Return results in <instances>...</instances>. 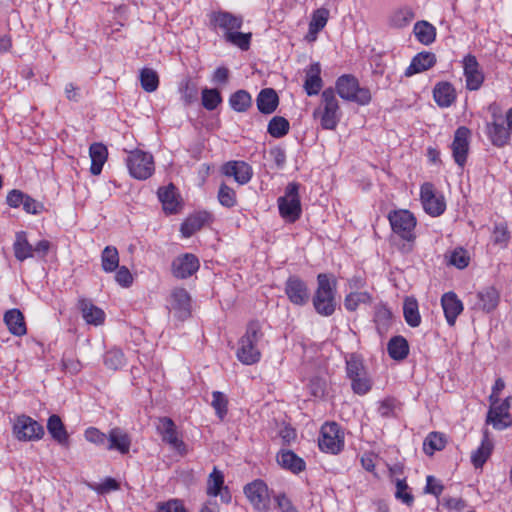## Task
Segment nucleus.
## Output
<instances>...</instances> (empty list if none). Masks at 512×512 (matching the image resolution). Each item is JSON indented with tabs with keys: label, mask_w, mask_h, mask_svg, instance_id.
<instances>
[{
	"label": "nucleus",
	"mask_w": 512,
	"mask_h": 512,
	"mask_svg": "<svg viewBox=\"0 0 512 512\" xmlns=\"http://www.w3.org/2000/svg\"><path fill=\"white\" fill-rule=\"evenodd\" d=\"M263 335L262 325L258 320H252L247 324L246 332L238 342L237 358L241 363L252 365L260 360L258 343Z\"/></svg>",
	"instance_id": "nucleus-1"
},
{
	"label": "nucleus",
	"mask_w": 512,
	"mask_h": 512,
	"mask_svg": "<svg viewBox=\"0 0 512 512\" xmlns=\"http://www.w3.org/2000/svg\"><path fill=\"white\" fill-rule=\"evenodd\" d=\"M317 284L313 306L318 314L331 316L336 309V280L331 275L320 273L317 276Z\"/></svg>",
	"instance_id": "nucleus-2"
},
{
	"label": "nucleus",
	"mask_w": 512,
	"mask_h": 512,
	"mask_svg": "<svg viewBox=\"0 0 512 512\" xmlns=\"http://www.w3.org/2000/svg\"><path fill=\"white\" fill-rule=\"evenodd\" d=\"M324 130H335L341 120L342 112L333 88H326L321 94V103L313 112Z\"/></svg>",
	"instance_id": "nucleus-3"
},
{
	"label": "nucleus",
	"mask_w": 512,
	"mask_h": 512,
	"mask_svg": "<svg viewBox=\"0 0 512 512\" xmlns=\"http://www.w3.org/2000/svg\"><path fill=\"white\" fill-rule=\"evenodd\" d=\"M337 94L344 100L365 106L371 102L372 96L368 88L360 87L358 79L351 74L338 77L335 83Z\"/></svg>",
	"instance_id": "nucleus-4"
},
{
	"label": "nucleus",
	"mask_w": 512,
	"mask_h": 512,
	"mask_svg": "<svg viewBox=\"0 0 512 512\" xmlns=\"http://www.w3.org/2000/svg\"><path fill=\"white\" fill-rule=\"evenodd\" d=\"M300 185L291 182L286 186L284 196L278 198L280 215L288 222H295L301 216V202L299 196Z\"/></svg>",
	"instance_id": "nucleus-5"
},
{
	"label": "nucleus",
	"mask_w": 512,
	"mask_h": 512,
	"mask_svg": "<svg viewBox=\"0 0 512 512\" xmlns=\"http://www.w3.org/2000/svg\"><path fill=\"white\" fill-rule=\"evenodd\" d=\"M130 175L138 180H146L154 172V160L150 153L142 150L131 151L126 159Z\"/></svg>",
	"instance_id": "nucleus-6"
},
{
	"label": "nucleus",
	"mask_w": 512,
	"mask_h": 512,
	"mask_svg": "<svg viewBox=\"0 0 512 512\" xmlns=\"http://www.w3.org/2000/svg\"><path fill=\"white\" fill-rule=\"evenodd\" d=\"M388 220L392 231L403 240L410 242L415 239L416 218L410 211L404 209L390 211Z\"/></svg>",
	"instance_id": "nucleus-7"
},
{
	"label": "nucleus",
	"mask_w": 512,
	"mask_h": 512,
	"mask_svg": "<svg viewBox=\"0 0 512 512\" xmlns=\"http://www.w3.org/2000/svg\"><path fill=\"white\" fill-rule=\"evenodd\" d=\"M244 493L254 509L259 512L270 510V495L267 485L262 480H254L244 487Z\"/></svg>",
	"instance_id": "nucleus-8"
},
{
	"label": "nucleus",
	"mask_w": 512,
	"mask_h": 512,
	"mask_svg": "<svg viewBox=\"0 0 512 512\" xmlns=\"http://www.w3.org/2000/svg\"><path fill=\"white\" fill-rule=\"evenodd\" d=\"M14 434L19 440L35 441L44 436V427L30 416L21 415L17 417L14 427Z\"/></svg>",
	"instance_id": "nucleus-9"
},
{
	"label": "nucleus",
	"mask_w": 512,
	"mask_h": 512,
	"mask_svg": "<svg viewBox=\"0 0 512 512\" xmlns=\"http://www.w3.org/2000/svg\"><path fill=\"white\" fill-rule=\"evenodd\" d=\"M505 121L506 127L499 121H491L486 124L488 138L496 147H504L510 141L512 135V107L506 112Z\"/></svg>",
	"instance_id": "nucleus-10"
},
{
	"label": "nucleus",
	"mask_w": 512,
	"mask_h": 512,
	"mask_svg": "<svg viewBox=\"0 0 512 512\" xmlns=\"http://www.w3.org/2000/svg\"><path fill=\"white\" fill-rule=\"evenodd\" d=\"M512 397H506L501 403H491L487 414V423L497 430H503L512 424V416L509 413Z\"/></svg>",
	"instance_id": "nucleus-11"
},
{
	"label": "nucleus",
	"mask_w": 512,
	"mask_h": 512,
	"mask_svg": "<svg viewBox=\"0 0 512 512\" xmlns=\"http://www.w3.org/2000/svg\"><path fill=\"white\" fill-rule=\"evenodd\" d=\"M199 268V259L192 253L180 254L171 263V273L177 279H187L194 275Z\"/></svg>",
	"instance_id": "nucleus-12"
},
{
	"label": "nucleus",
	"mask_w": 512,
	"mask_h": 512,
	"mask_svg": "<svg viewBox=\"0 0 512 512\" xmlns=\"http://www.w3.org/2000/svg\"><path fill=\"white\" fill-rule=\"evenodd\" d=\"M344 445V432L336 422L322 425L318 438V448H341Z\"/></svg>",
	"instance_id": "nucleus-13"
},
{
	"label": "nucleus",
	"mask_w": 512,
	"mask_h": 512,
	"mask_svg": "<svg viewBox=\"0 0 512 512\" xmlns=\"http://www.w3.org/2000/svg\"><path fill=\"white\" fill-rule=\"evenodd\" d=\"M420 196L423 208L429 215L436 217L444 213L446 208L444 198L434 193L432 184H423Z\"/></svg>",
	"instance_id": "nucleus-14"
},
{
	"label": "nucleus",
	"mask_w": 512,
	"mask_h": 512,
	"mask_svg": "<svg viewBox=\"0 0 512 512\" xmlns=\"http://www.w3.org/2000/svg\"><path fill=\"white\" fill-rule=\"evenodd\" d=\"M285 293L291 303L298 306L307 304L310 298L306 283L298 276H290L285 283Z\"/></svg>",
	"instance_id": "nucleus-15"
},
{
	"label": "nucleus",
	"mask_w": 512,
	"mask_h": 512,
	"mask_svg": "<svg viewBox=\"0 0 512 512\" xmlns=\"http://www.w3.org/2000/svg\"><path fill=\"white\" fill-rule=\"evenodd\" d=\"M464 76L466 80V88L470 91L478 90L484 81V74L480 69V65L476 57L468 54L463 59Z\"/></svg>",
	"instance_id": "nucleus-16"
},
{
	"label": "nucleus",
	"mask_w": 512,
	"mask_h": 512,
	"mask_svg": "<svg viewBox=\"0 0 512 512\" xmlns=\"http://www.w3.org/2000/svg\"><path fill=\"white\" fill-rule=\"evenodd\" d=\"M469 135L470 130L465 126H460L454 133L451 149L454 161L460 167H464L467 160V154L469 150Z\"/></svg>",
	"instance_id": "nucleus-17"
},
{
	"label": "nucleus",
	"mask_w": 512,
	"mask_h": 512,
	"mask_svg": "<svg viewBox=\"0 0 512 512\" xmlns=\"http://www.w3.org/2000/svg\"><path fill=\"white\" fill-rule=\"evenodd\" d=\"M222 173L225 176L233 177L238 184L244 185L251 180L253 170L244 161H229L222 166Z\"/></svg>",
	"instance_id": "nucleus-18"
},
{
	"label": "nucleus",
	"mask_w": 512,
	"mask_h": 512,
	"mask_svg": "<svg viewBox=\"0 0 512 512\" xmlns=\"http://www.w3.org/2000/svg\"><path fill=\"white\" fill-rule=\"evenodd\" d=\"M171 307L174 315L185 320L191 314V297L186 289L175 288L171 293Z\"/></svg>",
	"instance_id": "nucleus-19"
},
{
	"label": "nucleus",
	"mask_w": 512,
	"mask_h": 512,
	"mask_svg": "<svg viewBox=\"0 0 512 512\" xmlns=\"http://www.w3.org/2000/svg\"><path fill=\"white\" fill-rule=\"evenodd\" d=\"M206 493L208 496L212 497L220 496L224 503L231 501L229 490L224 486V475L217 467L213 468V471L208 477Z\"/></svg>",
	"instance_id": "nucleus-20"
},
{
	"label": "nucleus",
	"mask_w": 512,
	"mask_h": 512,
	"mask_svg": "<svg viewBox=\"0 0 512 512\" xmlns=\"http://www.w3.org/2000/svg\"><path fill=\"white\" fill-rule=\"evenodd\" d=\"M441 306L449 326H454L457 317L463 311V303L456 293L447 292L441 297Z\"/></svg>",
	"instance_id": "nucleus-21"
},
{
	"label": "nucleus",
	"mask_w": 512,
	"mask_h": 512,
	"mask_svg": "<svg viewBox=\"0 0 512 512\" xmlns=\"http://www.w3.org/2000/svg\"><path fill=\"white\" fill-rule=\"evenodd\" d=\"M304 90L308 96L318 95L323 87L321 66L319 62L312 63L305 69Z\"/></svg>",
	"instance_id": "nucleus-22"
},
{
	"label": "nucleus",
	"mask_w": 512,
	"mask_h": 512,
	"mask_svg": "<svg viewBox=\"0 0 512 512\" xmlns=\"http://www.w3.org/2000/svg\"><path fill=\"white\" fill-rule=\"evenodd\" d=\"M499 300L500 295L496 288L493 286L485 287L476 294L474 309L489 313L498 306Z\"/></svg>",
	"instance_id": "nucleus-23"
},
{
	"label": "nucleus",
	"mask_w": 512,
	"mask_h": 512,
	"mask_svg": "<svg viewBox=\"0 0 512 512\" xmlns=\"http://www.w3.org/2000/svg\"><path fill=\"white\" fill-rule=\"evenodd\" d=\"M436 64V56L432 52H420L415 55L410 65L406 68L405 77H411L414 74L428 70Z\"/></svg>",
	"instance_id": "nucleus-24"
},
{
	"label": "nucleus",
	"mask_w": 512,
	"mask_h": 512,
	"mask_svg": "<svg viewBox=\"0 0 512 512\" xmlns=\"http://www.w3.org/2000/svg\"><path fill=\"white\" fill-rule=\"evenodd\" d=\"M211 220V214L206 211H200L190 215L181 224L180 231L186 238L191 237L194 233L199 231L205 224Z\"/></svg>",
	"instance_id": "nucleus-25"
},
{
	"label": "nucleus",
	"mask_w": 512,
	"mask_h": 512,
	"mask_svg": "<svg viewBox=\"0 0 512 512\" xmlns=\"http://www.w3.org/2000/svg\"><path fill=\"white\" fill-rule=\"evenodd\" d=\"M256 105L260 113L269 115L275 112L279 105V97L273 88L262 89L256 98Z\"/></svg>",
	"instance_id": "nucleus-26"
},
{
	"label": "nucleus",
	"mask_w": 512,
	"mask_h": 512,
	"mask_svg": "<svg viewBox=\"0 0 512 512\" xmlns=\"http://www.w3.org/2000/svg\"><path fill=\"white\" fill-rule=\"evenodd\" d=\"M78 307L82 313L83 319L88 323L95 326L101 325L105 319L104 311L95 306L91 300L82 298L78 302Z\"/></svg>",
	"instance_id": "nucleus-27"
},
{
	"label": "nucleus",
	"mask_w": 512,
	"mask_h": 512,
	"mask_svg": "<svg viewBox=\"0 0 512 512\" xmlns=\"http://www.w3.org/2000/svg\"><path fill=\"white\" fill-rule=\"evenodd\" d=\"M433 98L438 106L450 107L456 100V93L453 85L449 82H439L433 89Z\"/></svg>",
	"instance_id": "nucleus-28"
},
{
	"label": "nucleus",
	"mask_w": 512,
	"mask_h": 512,
	"mask_svg": "<svg viewBox=\"0 0 512 512\" xmlns=\"http://www.w3.org/2000/svg\"><path fill=\"white\" fill-rule=\"evenodd\" d=\"M276 459L281 467L295 474L302 472L306 466L304 460L297 456L293 450H281Z\"/></svg>",
	"instance_id": "nucleus-29"
},
{
	"label": "nucleus",
	"mask_w": 512,
	"mask_h": 512,
	"mask_svg": "<svg viewBox=\"0 0 512 512\" xmlns=\"http://www.w3.org/2000/svg\"><path fill=\"white\" fill-rule=\"evenodd\" d=\"M4 322L9 332L15 336H23L27 333L24 316L19 309L8 310L4 314Z\"/></svg>",
	"instance_id": "nucleus-30"
},
{
	"label": "nucleus",
	"mask_w": 512,
	"mask_h": 512,
	"mask_svg": "<svg viewBox=\"0 0 512 512\" xmlns=\"http://www.w3.org/2000/svg\"><path fill=\"white\" fill-rule=\"evenodd\" d=\"M89 155L91 158L90 172L92 175H99L107 161V147L102 143H93L89 148Z\"/></svg>",
	"instance_id": "nucleus-31"
},
{
	"label": "nucleus",
	"mask_w": 512,
	"mask_h": 512,
	"mask_svg": "<svg viewBox=\"0 0 512 512\" xmlns=\"http://www.w3.org/2000/svg\"><path fill=\"white\" fill-rule=\"evenodd\" d=\"M211 21L218 27L225 30V33L234 32L241 28L243 19L242 17L235 16L230 12L214 13Z\"/></svg>",
	"instance_id": "nucleus-32"
},
{
	"label": "nucleus",
	"mask_w": 512,
	"mask_h": 512,
	"mask_svg": "<svg viewBox=\"0 0 512 512\" xmlns=\"http://www.w3.org/2000/svg\"><path fill=\"white\" fill-rule=\"evenodd\" d=\"M47 430L48 433L51 435V437L62 446H65L68 444V433L66 431V428L61 420V418L53 414L48 418L47 421Z\"/></svg>",
	"instance_id": "nucleus-33"
},
{
	"label": "nucleus",
	"mask_w": 512,
	"mask_h": 512,
	"mask_svg": "<svg viewBox=\"0 0 512 512\" xmlns=\"http://www.w3.org/2000/svg\"><path fill=\"white\" fill-rule=\"evenodd\" d=\"M158 198L162 203L163 209L167 213H176L179 205L176 188L173 184L158 189Z\"/></svg>",
	"instance_id": "nucleus-34"
},
{
	"label": "nucleus",
	"mask_w": 512,
	"mask_h": 512,
	"mask_svg": "<svg viewBox=\"0 0 512 512\" xmlns=\"http://www.w3.org/2000/svg\"><path fill=\"white\" fill-rule=\"evenodd\" d=\"M13 250L15 258L20 262L33 257V246L29 243L26 232L16 233Z\"/></svg>",
	"instance_id": "nucleus-35"
},
{
	"label": "nucleus",
	"mask_w": 512,
	"mask_h": 512,
	"mask_svg": "<svg viewBox=\"0 0 512 512\" xmlns=\"http://www.w3.org/2000/svg\"><path fill=\"white\" fill-rule=\"evenodd\" d=\"M387 351L393 360H403L409 354L408 341L403 336H394L388 342Z\"/></svg>",
	"instance_id": "nucleus-36"
},
{
	"label": "nucleus",
	"mask_w": 512,
	"mask_h": 512,
	"mask_svg": "<svg viewBox=\"0 0 512 512\" xmlns=\"http://www.w3.org/2000/svg\"><path fill=\"white\" fill-rule=\"evenodd\" d=\"M157 430L161 434L162 439L167 444L173 445L175 448L178 446V435L176 431V425L170 418H160L157 425Z\"/></svg>",
	"instance_id": "nucleus-37"
},
{
	"label": "nucleus",
	"mask_w": 512,
	"mask_h": 512,
	"mask_svg": "<svg viewBox=\"0 0 512 512\" xmlns=\"http://www.w3.org/2000/svg\"><path fill=\"white\" fill-rule=\"evenodd\" d=\"M229 105L236 112H247L252 106V97L250 93L244 89L237 90L230 95Z\"/></svg>",
	"instance_id": "nucleus-38"
},
{
	"label": "nucleus",
	"mask_w": 512,
	"mask_h": 512,
	"mask_svg": "<svg viewBox=\"0 0 512 512\" xmlns=\"http://www.w3.org/2000/svg\"><path fill=\"white\" fill-rule=\"evenodd\" d=\"M418 41L424 45H429L435 41L436 29L427 21H418L413 29Z\"/></svg>",
	"instance_id": "nucleus-39"
},
{
	"label": "nucleus",
	"mask_w": 512,
	"mask_h": 512,
	"mask_svg": "<svg viewBox=\"0 0 512 512\" xmlns=\"http://www.w3.org/2000/svg\"><path fill=\"white\" fill-rule=\"evenodd\" d=\"M403 314L406 323L410 327H418L421 323V316L418 309V302L415 298H406L403 305Z\"/></svg>",
	"instance_id": "nucleus-40"
},
{
	"label": "nucleus",
	"mask_w": 512,
	"mask_h": 512,
	"mask_svg": "<svg viewBox=\"0 0 512 512\" xmlns=\"http://www.w3.org/2000/svg\"><path fill=\"white\" fill-rule=\"evenodd\" d=\"M346 375L349 379L363 375L366 372L363 358L357 353L348 354L345 358Z\"/></svg>",
	"instance_id": "nucleus-41"
},
{
	"label": "nucleus",
	"mask_w": 512,
	"mask_h": 512,
	"mask_svg": "<svg viewBox=\"0 0 512 512\" xmlns=\"http://www.w3.org/2000/svg\"><path fill=\"white\" fill-rule=\"evenodd\" d=\"M392 313L385 305L375 307L374 322L380 335L387 332L391 323Z\"/></svg>",
	"instance_id": "nucleus-42"
},
{
	"label": "nucleus",
	"mask_w": 512,
	"mask_h": 512,
	"mask_svg": "<svg viewBox=\"0 0 512 512\" xmlns=\"http://www.w3.org/2000/svg\"><path fill=\"white\" fill-rule=\"evenodd\" d=\"M290 130L289 121L282 116H274L268 123L267 132L273 138H282L288 134Z\"/></svg>",
	"instance_id": "nucleus-43"
},
{
	"label": "nucleus",
	"mask_w": 512,
	"mask_h": 512,
	"mask_svg": "<svg viewBox=\"0 0 512 512\" xmlns=\"http://www.w3.org/2000/svg\"><path fill=\"white\" fill-rule=\"evenodd\" d=\"M102 268L105 272H113L119 267L118 250L113 246H106L101 254Z\"/></svg>",
	"instance_id": "nucleus-44"
},
{
	"label": "nucleus",
	"mask_w": 512,
	"mask_h": 512,
	"mask_svg": "<svg viewBox=\"0 0 512 512\" xmlns=\"http://www.w3.org/2000/svg\"><path fill=\"white\" fill-rule=\"evenodd\" d=\"M108 443V448H129L131 445V438L126 431L116 427L110 430Z\"/></svg>",
	"instance_id": "nucleus-45"
},
{
	"label": "nucleus",
	"mask_w": 512,
	"mask_h": 512,
	"mask_svg": "<svg viewBox=\"0 0 512 512\" xmlns=\"http://www.w3.org/2000/svg\"><path fill=\"white\" fill-rule=\"evenodd\" d=\"M329 18V10L326 8H319L312 14V19L309 23V35H316L327 24Z\"/></svg>",
	"instance_id": "nucleus-46"
},
{
	"label": "nucleus",
	"mask_w": 512,
	"mask_h": 512,
	"mask_svg": "<svg viewBox=\"0 0 512 512\" xmlns=\"http://www.w3.org/2000/svg\"><path fill=\"white\" fill-rule=\"evenodd\" d=\"M140 82L146 92H154L159 85V77L151 68H143L140 72Z\"/></svg>",
	"instance_id": "nucleus-47"
},
{
	"label": "nucleus",
	"mask_w": 512,
	"mask_h": 512,
	"mask_svg": "<svg viewBox=\"0 0 512 512\" xmlns=\"http://www.w3.org/2000/svg\"><path fill=\"white\" fill-rule=\"evenodd\" d=\"M371 299L368 292H351L345 297L344 307L348 311H355L360 304L370 303Z\"/></svg>",
	"instance_id": "nucleus-48"
},
{
	"label": "nucleus",
	"mask_w": 512,
	"mask_h": 512,
	"mask_svg": "<svg viewBox=\"0 0 512 512\" xmlns=\"http://www.w3.org/2000/svg\"><path fill=\"white\" fill-rule=\"evenodd\" d=\"M222 102L221 93L217 89L204 88L202 90V105L212 111Z\"/></svg>",
	"instance_id": "nucleus-49"
},
{
	"label": "nucleus",
	"mask_w": 512,
	"mask_h": 512,
	"mask_svg": "<svg viewBox=\"0 0 512 512\" xmlns=\"http://www.w3.org/2000/svg\"><path fill=\"white\" fill-rule=\"evenodd\" d=\"M211 405L218 418L223 420L228 412V399L225 394L220 391H213Z\"/></svg>",
	"instance_id": "nucleus-50"
},
{
	"label": "nucleus",
	"mask_w": 512,
	"mask_h": 512,
	"mask_svg": "<svg viewBox=\"0 0 512 512\" xmlns=\"http://www.w3.org/2000/svg\"><path fill=\"white\" fill-rule=\"evenodd\" d=\"M510 239V233L507 229L506 224L497 223L494 225V229L491 236V241L494 245L501 248H505L508 245Z\"/></svg>",
	"instance_id": "nucleus-51"
},
{
	"label": "nucleus",
	"mask_w": 512,
	"mask_h": 512,
	"mask_svg": "<svg viewBox=\"0 0 512 512\" xmlns=\"http://www.w3.org/2000/svg\"><path fill=\"white\" fill-rule=\"evenodd\" d=\"M89 489L95 491L100 495L107 494L111 491H116L120 488V484L112 477L105 478L101 483H87Z\"/></svg>",
	"instance_id": "nucleus-52"
},
{
	"label": "nucleus",
	"mask_w": 512,
	"mask_h": 512,
	"mask_svg": "<svg viewBox=\"0 0 512 512\" xmlns=\"http://www.w3.org/2000/svg\"><path fill=\"white\" fill-rule=\"evenodd\" d=\"M104 363L108 369L117 370L124 366L125 357L120 349H111L104 356Z\"/></svg>",
	"instance_id": "nucleus-53"
},
{
	"label": "nucleus",
	"mask_w": 512,
	"mask_h": 512,
	"mask_svg": "<svg viewBox=\"0 0 512 512\" xmlns=\"http://www.w3.org/2000/svg\"><path fill=\"white\" fill-rule=\"evenodd\" d=\"M225 39L240 49L246 51L250 47L251 33L229 32L225 33Z\"/></svg>",
	"instance_id": "nucleus-54"
},
{
	"label": "nucleus",
	"mask_w": 512,
	"mask_h": 512,
	"mask_svg": "<svg viewBox=\"0 0 512 512\" xmlns=\"http://www.w3.org/2000/svg\"><path fill=\"white\" fill-rule=\"evenodd\" d=\"M351 380V388L355 394L365 395L372 388V381L367 376V372L363 373V375L350 379Z\"/></svg>",
	"instance_id": "nucleus-55"
},
{
	"label": "nucleus",
	"mask_w": 512,
	"mask_h": 512,
	"mask_svg": "<svg viewBox=\"0 0 512 512\" xmlns=\"http://www.w3.org/2000/svg\"><path fill=\"white\" fill-rule=\"evenodd\" d=\"M218 200L220 204L224 207H234L237 202L236 193L231 187H229L225 183H222L218 191Z\"/></svg>",
	"instance_id": "nucleus-56"
},
{
	"label": "nucleus",
	"mask_w": 512,
	"mask_h": 512,
	"mask_svg": "<svg viewBox=\"0 0 512 512\" xmlns=\"http://www.w3.org/2000/svg\"><path fill=\"white\" fill-rule=\"evenodd\" d=\"M180 92L182 93V100L185 103V105H190L197 100V87L189 79L181 83Z\"/></svg>",
	"instance_id": "nucleus-57"
},
{
	"label": "nucleus",
	"mask_w": 512,
	"mask_h": 512,
	"mask_svg": "<svg viewBox=\"0 0 512 512\" xmlns=\"http://www.w3.org/2000/svg\"><path fill=\"white\" fill-rule=\"evenodd\" d=\"M395 497L396 499L401 500L408 506H411L413 504L414 497L408 491V485L405 479H397Z\"/></svg>",
	"instance_id": "nucleus-58"
},
{
	"label": "nucleus",
	"mask_w": 512,
	"mask_h": 512,
	"mask_svg": "<svg viewBox=\"0 0 512 512\" xmlns=\"http://www.w3.org/2000/svg\"><path fill=\"white\" fill-rule=\"evenodd\" d=\"M470 258L463 248L455 249L449 259V263L458 269H464L469 265Z\"/></svg>",
	"instance_id": "nucleus-59"
},
{
	"label": "nucleus",
	"mask_w": 512,
	"mask_h": 512,
	"mask_svg": "<svg viewBox=\"0 0 512 512\" xmlns=\"http://www.w3.org/2000/svg\"><path fill=\"white\" fill-rule=\"evenodd\" d=\"M447 439L441 432H431L423 441V448H445Z\"/></svg>",
	"instance_id": "nucleus-60"
},
{
	"label": "nucleus",
	"mask_w": 512,
	"mask_h": 512,
	"mask_svg": "<svg viewBox=\"0 0 512 512\" xmlns=\"http://www.w3.org/2000/svg\"><path fill=\"white\" fill-rule=\"evenodd\" d=\"M157 512H189L180 499H170L157 504Z\"/></svg>",
	"instance_id": "nucleus-61"
},
{
	"label": "nucleus",
	"mask_w": 512,
	"mask_h": 512,
	"mask_svg": "<svg viewBox=\"0 0 512 512\" xmlns=\"http://www.w3.org/2000/svg\"><path fill=\"white\" fill-rule=\"evenodd\" d=\"M85 438L90 443L102 446L108 442V436L95 427H89L85 431Z\"/></svg>",
	"instance_id": "nucleus-62"
},
{
	"label": "nucleus",
	"mask_w": 512,
	"mask_h": 512,
	"mask_svg": "<svg viewBox=\"0 0 512 512\" xmlns=\"http://www.w3.org/2000/svg\"><path fill=\"white\" fill-rule=\"evenodd\" d=\"M414 19V13L410 8L398 10L393 16V22L398 27L409 24Z\"/></svg>",
	"instance_id": "nucleus-63"
},
{
	"label": "nucleus",
	"mask_w": 512,
	"mask_h": 512,
	"mask_svg": "<svg viewBox=\"0 0 512 512\" xmlns=\"http://www.w3.org/2000/svg\"><path fill=\"white\" fill-rule=\"evenodd\" d=\"M396 400L394 398H386L379 403L378 413L381 417L388 418L394 415Z\"/></svg>",
	"instance_id": "nucleus-64"
}]
</instances>
